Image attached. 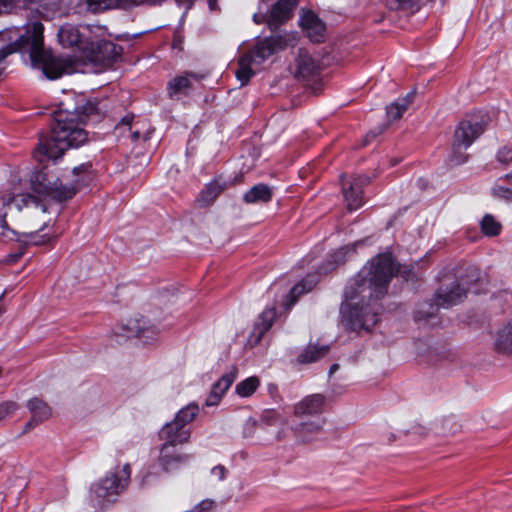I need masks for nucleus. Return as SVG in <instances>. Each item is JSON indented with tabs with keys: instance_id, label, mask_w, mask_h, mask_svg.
<instances>
[{
	"instance_id": "nucleus-1",
	"label": "nucleus",
	"mask_w": 512,
	"mask_h": 512,
	"mask_svg": "<svg viewBox=\"0 0 512 512\" xmlns=\"http://www.w3.org/2000/svg\"><path fill=\"white\" fill-rule=\"evenodd\" d=\"M398 267L391 254L374 257L345 288L341 305L342 323L355 332H368L379 321L381 307L377 303L387 292Z\"/></svg>"
},
{
	"instance_id": "nucleus-2",
	"label": "nucleus",
	"mask_w": 512,
	"mask_h": 512,
	"mask_svg": "<svg viewBox=\"0 0 512 512\" xmlns=\"http://www.w3.org/2000/svg\"><path fill=\"white\" fill-rule=\"evenodd\" d=\"M65 108L53 114L51 132L40 139L34 157L40 163L57 160L69 148H77L87 140V132L82 125L89 116L98 112L97 103L84 95H77L74 104L66 103Z\"/></svg>"
},
{
	"instance_id": "nucleus-3",
	"label": "nucleus",
	"mask_w": 512,
	"mask_h": 512,
	"mask_svg": "<svg viewBox=\"0 0 512 512\" xmlns=\"http://www.w3.org/2000/svg\"><path fill=\"white\" fill-rule=\"evenodd\" d=\"M43 30V24L37 21L31 23L24 34L16 29L2 30V42L6 40L11 42L7 46H2V59L14 52L27 49L32 64L41 68L48 79L55 80L65 74L74 73L76 68L72 61L67 58L55 57L44 49Z\"/></svg>"
},
{
	"instance_id": "nucleus-4",
	"label": "nucleus",
	"mask_w": 512,
	"mask_h": 512,
	"mask_svg": "<svg viewBox=\"0 0 512 512\" xmlns=\"http://www.w3.org/2000/svg\"><path fill=\"white\" fill-rule=\"evenodd\" d=\"M90 164H82L73 169V173L79 178L71 185H63L58 179L51 181L43 171L37 172L31 179L34 192L39 195L50 197L57 201H65L72 198L76 192L91 180L89 169Z\"/></svg>"
},
{
	"instance_id": "nucleus-5",
	"label": "nucleus",
	"mask_w": 512,
	"mask_h": 512,
	"mask_svg": "<svg viewBox=\"0 0 512 512\" xmlns=\"http://www.w3.org/2000/svg\"><path fill=\"white\" fill-rule=\"evenodd\" d=\"M477 274L476 270H472L465 277H461L445 287H440L435 294V305L437 307L431 304H425L427 307H419L415 312V319L417 321L426 320L435 314L438 307L446 308L460 303L471 289L472 280L475 279Z\"/></svg>"
},
{
	"instance_id": "nucleus-6",
	"label": "nucleus",
	"mask_w": 512,
	"mask_h": 512,
	"mask_svg": "<svg viewBox=\"0 0 512 512\" xmlns=\"http://www.w3.org/2000/svg\"><path fill=\"white\" fill-rule=\"evenodd\" d=\"M282 41L280 37H270L259 41L253 49L241 55L238 61V69L236 70V78L245 85L260 70L264 63L278 49H282Z\"/></svg>"
},
{
	"instance_id": "nucleus-7",
	"label": "nucleus",
	"mask_w": 512,
	"mask_h": 512,
	"mask_svg": "<svg viewBox=\"0 0 512 512\" xmlns=\"http://www.w3.org/2000/svg\"><path fill=\"white\" fill-rule=\"evenodd\" d=\"M486 122L483 119H464L457 126L452 143L450 162L459 165L467 160L465 151L485 131Z\"/></svg>"
},
{
	"instance_id": "nucleus-8",
	"label": "nucleus",
	"mask_w": 512,
	"mask_h": 512,
	"mask_svg": "<svg viewBox=\"0 0 512 512\" xmlns=\"http://www.w3.org/2000/svg\"><path fill=\"white\" fill-rule=\"evenodd\" d=\"M317 281L315 276L309 275L290 288L283 280H279L269 287L267 295L274 299L276 305L282 306L287 311L291 309L300 295L311 291Z\"/></svg>"
},
{
	"instance_id": "nucleus-9",
	"label": "nucleus",
	"mask_w": 512,
	"mask_h": 512,
	"mask_svg": "<svg viewBox=\"0 0 512 512\" xmlns=\"http://www.w3.org/2000/svg\"><path fill=\"white\" fill-rule=\"evenodd\" d=\"M131 476L130 465L117 467L91 486V493L98 499L117 496L128 486Z\"/></svg>"
},
{
	"instance_id": "nucleus-10",
	"label": "nucleus",
	"mask_w": 512,
	"mask_h": 512,
	"mask_svg": "<svg viewBox=\"0 0 512 512\" xmlns=\"http://www.w3.org/2000/svg\"><path fill=\"white\" fill-rule=\"evenodd\" d=\"M84 47L83 57L90 62L109 65L121 54V48L109 40L94 41L91 37L87 46Z\"/></svg>"
},
{
	"instance_id": "nucleus-11",
	"label": "nucleus",
	"mask_w": 512,
	"mask_h": 512,
	"mask_svg": "<svg viewBox=\"0 0 512 512\" xmlns=\"http://www.w3.org/2000/svg\"><path fill=\"white\" fill-rule=\"evenodd\" d=\"M92 30L89 26L81 27V30L72 24L62 25L58 31V40L63 47H77L84 54V47L87 46Z\"/></svg>"
},
{
	"instance_id": "nucleus-12",
	"label": "nucleus",
	"mask_w": 512,
	"mask_h": 512,
	"mask_svg": "<svg viewBox=\"0 0 512 512\" xmlns=\"http://www.w3.org/2000/svg\"><path fill=\"white\" fill-rule=\"evenodd\" d=\"M369 178L357 176L349 183V187L343 184L344 200L350 211L357 210L363 205V186L368 184Z\"/></svg>"
},
{
	"instance_id": "nucleus-13",
	"label": "nucleus",
	"mask_w": 512,
	"mask_h": 512,
	"mask_svg": "<svg viewBox=\"0 0 512 512\" xmlns=\"http://www.w3.org/2000/svg\"><path fill=\"white\" fill-rule=\"evenodd\" d=\"M324 404L325 397L323 395L312 394L295 405L294 413L298 417H319L323 412Z\"/></svg>"
},
{
	"instance_id": "nucleus-14",
	"label": "nucleus",
	"mask_w": 512,
	"mask_h": 512,
	"mask_svg": "<svg viewBox=\"0 0 512 512\" xmlns=\"http://www.w3.org/2000/svg\"><path fill=\"white\" fill-rule=\"evenodd\" d=\"M159 437L165 444L177 446L189 441L190 430L173 420L162 427Z\"/></svg>"
},
{
	"instance_id": "nucleus-15",
	"label": "nucleus",
	"mask_w": 512,
	"mask_h": 512,
	"mask_svg": "<svg viewBox=\"0 0 512 512\" xmlns=\"http://www.w3.org/2000/svg\"><path fill=\"white\" fill-rule=\"evenodd\" d=\"M200 77L194 73H186L176 76L168 82L167 90L171 98H180L182 95H188L194 88V84L200 81Z\"/></svg>"
},
{
	"instance_id": "nucleus-16",
	"label": "nucleus",
	"mask_w": 512,
	"mask_h": 512,
	"mask_svg": "<svg viewBox=\"0 0 512 512\" xmlns=\"http://www.w3.org/2000/svg\"><path fill=\"white\" fill-rule=\"evenodd\" d=\"M318 62L305 50H299L296 58L295 77L303 80L314 78L319 73Z\"/></svg>"
},
{
	"instance_id": "nucleus-17",
	"label": "nucleus",
	"mask_w": 512,
	"mask_h": 512,
	"mask_svg": "<svg viewBox=\"0 0 512 512\" xmlns=\"http://www.w3.org/2000/svg\"><path fill=\"white\" fill-rule=\"evenodd\" d=\"M188 459V455L178 452L176 445L164 443L160 451L159 465L163 470L169 471L186 462Z\"/></svg>"
},
{
	"instance_id": "nucleus-18",
	"label": "nucleus",
	"mask_w": 512,
	"mask_h": 512,
	"mask_svg": "<svg viewBox=\"0 0 512 512\" xmlns=\"http://www.w3.org/2000/svg\"><path fill=\"white\" fill-rule=\"evenodd\" d=\"M493 347L499 353L512 355V318L493 334Z\"/></svg>"
},
{
	"instance_id": "nucleus-19",
	"label": "nucleus",
	"mask_w": 512,
	"mask_h": 512,
	"mask_svg": "<svg viewBox=\"0 0 512 512\" xmlns=\"http://www.w3.org/2000/svg\"><path fill=\"white\" fill-rule=\"evenodd\" d=\"M300 24L312 42H320L322 40L325 26L313 12L303 13Z\"/></svg>"
},
{
	"instance_id": "nucleus-20",
	"label": "nucleus",
	"mask_w": 512,
	"mask_h": 512,
	"mask_svg": "<svg viewBox=\"0 0 512 512\" xmlns=\"http://www.w3.org/2000/svg\"><path fill=\"white\" fill-rule=\"evenodd\" d=\"M28 408L31 412V420L26 424V430L33 428L41 422L47 420L51 415L50 407L41 399L33 398L28 402Z\"/></svg>"
},
{
	"instance_id": "nucleus-21",
	"label": "nucleus",
	"mask_w": 512,
	"mask_h": 512,
	"mask_svg": "<svg viewBox=\"0 0 512 512\" xmlns=\"http://www.w3.org/2000/svg\"><path fill=\"white\" fill-rule=\"evenodd\" d=\"M225 182L215 179L205 186L200 192L197 202L200 207H207L214 203L216 198L226 189Z\"/></svg>"
},
{
	"instance_id": "nucleus-22",
	"label": "nucleus",
	"mask_w": 512,
	"mask_h": 512,
	"mask_svg": "<svg viewBox=\"0 0 512 512\" xmlns=\"http://www.w3.org/2000/svg\"><path fill=\"white\" fill-rule=\"evenodd\" d=\"M272 190L266 184H257L249 189L243 196L247 204L267 203L272 199Z\"/></svg>"
},
{
	"instance_id": "nucleus-23",
	"label": "nucleus",
	"mask_w": 512,
	"mask_h": 512,
	"mask_svg": "<svg viewBox=\"0 0 512 512\" xmlns=\"http://www.w3.org/2000/svg\"><path fill=\"white\" fill-rule=\"evenodd\" d=\"M235 372H230L223 375L214 385L210 396L208 397L206 404L207 406L216 405L222 395L229 389L233 381L235 380Z\"/></svg>"
},
{
	"instance_id": "nucleus-24",
	"label": "nucleus",
	"mask_w": 512,
	"mask_h": 512,
	"mask_svg": "<svg viewBox=\"0 0 512 512\" xmlns=\"http://www.w3.org/2000/svg\"><path fill=\"white\" fill-rule=\"evenodd\" d=\"M413 100L414 93L410 92L405 97L399 98L393 103H391L386 108L388 118L393 121L399 119L411 105Z\"/></svg>"
},
{
	"instance_id": "nucleus-25",
	"label": "nucleus",
	"mask_w": 512,
	"mask_h": 512,
	"mask_svg": "<svg viewBox=\"0 0 512 512\" xmlns=\"http://www.w3.org/2000/svg\"><path fill=\"white\" fill-rule=\"evenodd\" d=\"M276 317L275 307L266 308L259 316L255 324L253 334L256 335V341H259L263 334L268 331Z\"/></svg>"
},
{
	"instance_id": "nucleus-26",
	"label": "nucleus",
	"mask_w": 512,
	"mask_h": 512,
	"mask_svg": "<svg viewBox=\"0 0 512 512\" xmlns=\"http://www.w3.org/2000/svg\"><path fill=\"white\" fill-rule=\"evenodd\" d=\"M329 346H317V345H309L307 348L298 356V361L300 363H312L317 361L321 357L325 356L328 353Z\"/></svg>"
},
{
	"instance_id": "nucleus-27",
	"label": "nucleus",
	"mask_w": 512,
	"mask_h": 512,
	"mask_svg": "<svg viewBox=\"0 0 512 512\" xmlns=\"http://www.w3.org/2000/svg\"><path fill=\"white\" fill-rule=\"evenodd\" d=\"M156 335L157 332L155 329L141 326L138 321H131L127 327V332L125 333L126 337L135 336L141 339H155Z\"/></svg>"
},
{
	"instance_id": "nucleus-28",
	"label": "nucleus",
	"mask_w": 512,
	"mask_h": 512,
	"mask_svg": "<svg viewBox=\"0 0 512 512\" xmlns=\"http://www.w3.org/2000/svg\"><path fill=\"white\" fill-rule=\"evenodd\" d=\"M260 385V380L257 376H250L241 382H239L236 387V393L240 397L247 398L253 395V393L257 390Z\"/></svg>"
},
{
	"instance_id": "nucleus-29",
	"label": "nucleus",
	"mask_w": 512,
	"mask_h": 512,
	"mask_svg": "<svg viewBox=\"0 0 512 512\" xmlns=\"http://www.w3.org/2000/svg\"><path fill=\"white\" fill-rule=\"evenodd\" d=\"M492 194L496 198L512 201V185L507 179V175L497 180L492 187Z\"/></svg>"
},
{
	"instance_id": "nucleus-30",
	"label": "nucleus",
	"mask_w": 512,
	"mask_h": 512,
	"mask_svg": "<svg viewBox=\"0 0 512 512\" xmlns=\"http://www.w3.org/2000/svg\"><path fill=\"white\" fill-rule=\"evenodd\" d=\"M30 204H35L37 206L35 197L30 194H22L20 192H13V195L9 197L5 203L9 209L15 207L18 211H20L22 207L29 206Z\"/></svg>"
},
{
	"instance_id": "nucleus-31",
	"label": "nucleus",
	"mask_w": 512,
	"mask_h": 512,
	"mask_svg": "<svg viewBox=\"0 0 512 512\" xmlns=\"http://www.w3.org/2000/svg\"><path fill=\"white\" fill-rule=\"evenodd\" d=\"M198 413V405L195 403H190L177 412L174 421L186 428V425L192 422Z\"/></svg>"
},
{
	"instance_id": "nucleus-32",
	"label": "nucleus",
	"mask_w": 512,
	"mask_h": 512,
	"mask_svg": "<svg viewBox=\"0 0 512 512\" xmlns=\"http://www.w3.org/2000/svg\"><path fill=\"white\" fill-rule=\"evenodd\" d=\"M482 232L489 237L497 236L500 234L502 225L501 223L491 214H486L480 222Z\"/></svg>"
},
{
	"instance_id": "nucleus-33",
	"label": "nucleus",
	"mask_w": 512,
	"mask_h": 512,
	"mask_svg": "<svg viewBox=\"0 0 512 512\" xmlns=\"http://www.w3.org/2000/svg\"><path fill=\"white\" fill-rule=\"evenodd\" d=\"M324 425V419L321 417H315L313 421L303 422L300 424L297 432L299 437L303 440H308L309 434L318 433Z\"/></svg>"
},
{
	"instance_id": "nucleus-34",
	"label": "nucleus",
	"mask_w": 512,
	"mask_h": 512,
	"mask_svg": "<svg viewBox=\"0 0 512 512\" xmlns=\"http://www.w3.org/2000/svg\"><path fill=\"white\" fill-rule=\"evenodd\" d=\"M37 13L44 19H53L61 14L57 0H46L36 8Z\"/></svg>"
},
{
	"instance_id": "nucleus-35",
	"label": "nucleus",
	"mask_w": 512,
	"mask_h": 512,
	"mask_svg": "<svg viewBox=\"0 0 512 512\" xmlns=\"http://www.w3.org/2000/svg\"><path fill=\"white\" fill-rule=\"evenodd\" d=\"M261 421L267 425H276L282 422V418L277 411L270 409L261 414Z\"/></svg>"
},
{
	"instance_id": "nucleus-36",
	"label": "nucleus",
	"mask_w": 512,
	"mask_h": 512,
	"mask_svg": "<svg viewBox=\"0 0 512 512\" xmlns=\"http://www.w3.org/2000/svg\"><path fill=\"white\" fill-rule=\"evenodd\" d=\"M498 162L508 164L512 162V145L503 146L496 155Z\"/></svg>"
},
{
	"instance_id": "nucleus-37",
	"label": "nucleus",
	"mask_w": 512,
	"mask_h": 512,
	"mask_svg": "<svg viewBox=\"0 0 512 512\" xmlns=\"http://www.w3.org/2000/svg\"><path fill=\"white\" fill-rule=\"evenodd\" d=\"M418 0H387V5L392 10L404 9L412 7Z\"/></svg>"
},
{
	"instance_id": "nucleus-38",
	"label": "nucleus",
	"mask_w": 512,
	"mask_h": 512,
	"mask_svg": "<svg viewBox=\"0 0 512 512\" xmlns=\"http://www.w3.org/2000/svg\"><path fill=\"white\" fill-rule=\"evenodd\" d=\"M23 254L24 248L21 245H19L14 253L7 255L5 259L2 260V265H10L15 263L18 259H20L23 256Z\"/></svg>"
},
{
	"instance_id": "nucleus-39",
	"label": "nucleus",
	"mask_w": 512,
	"mask_h": 512,
	"mask_svg": "<svg viewBox=\"0 0 512 512\" xmlns=\"http://www.w3.org/2000/svg\"><path fill=\"white\" fill-rule=\"evenodd\" d=\"M211 474L219 481H222L226 477L227 469L222 465H217L211 469Z\"/></svg>"
},
{
	"instance_id": "nucleus-40",
	"label": "nucleus",
	"mask_w": 512,
	"mask_h": 512,
	"mask_svg": "<svg viewBox=\"0 0 512 512\" xmlns=\"http://www.w3.org/2000/svg\"><path fill=\"white\" fill-rule=\"evenodd\" d=\"M131 121H132V118L124 117L122 119L121 123H119V125L116 127V129L120 130L122 133H124L126 130L131 131L132 130Z\"/></svg>"
},
{
	"instance_id": "nucleus-41",
	"label": "nucleus",
	"mask_w": 512,
	"mask_h": 512,
	"mask_svg": "<svg viewBox=\"0 0 512 512\" xmlns=\"http://www.w3.org/2000/svg\"><path fill=\"white\" fill-rule=\"evenodd\" d=\"M212 501L203 500L199 505L195 506L192 512H201V510H209L212 507Z\"/></svg>"
},
{
	"instance_id": "nucleus-42",
	"label": "nucleus",
	"mask_w": 512,
	"mask_h": 512,
	"mask_svg": "<svg viewBox=\"0 0 512 512\" xmlns=\"http://www.w3.org/2000/svg\"><path fill=\"white\" fill-rule=\"evenodd\" d=\"M256 426V421L252 418L247 419L245 422V435L248 436L252 433L253 429Z\"/></svg>"
},
{
	"instance_id": "nucleus-43",
	"label": "nucleus",
	"mask_w": 512,
	"mask_h": 512,
	"mask_svg": "<svg viewBox=\"0 0 512 512\" xmlns=\"http://www.w3.org/2000/svg\"><path fill=\"white\" fill-rule=\"evenodd\" d=\"M16 0H2V12H6L15 6Z\"/></svg>"
},
{
	"instance_id": "nucleus-44",
	"label": "nucleus",
	"mask_w": 512,
	"mask_h": 512,
	"mask_svg": "<svg viewBox=\"0 0 512 512\" xmlns=\"http://www.w3.org/2000/svg\"><path fill=\"white\" fill-rule=\"evenodd\" d=\"M15 408H16V406L14 403H6L5 408L2 405V412L4 411L6 413H12L15 410Z\"/></svg>"
},
{
	"instance_id": "nucleus-45",
	"label": "nucleus",
	"mask_w": 512,
	"mask_h": 512,
	"mask_svg": "<svg viewBox=\"0 0 512 512\" xmlns=\"http://www.w3.org/2000/svg\"><path fill=\"white\" fill-rule=\"evenodd\" d=\"M41 238H42L41 240L35 241V243L36 244H45L50 240V238L46 235L41 236Z\"/></svg>"
},
{
	"instance_id": "nucleus-46",
	"label": "nucleus",
	"mask_w": 512,
	"mask_h": 512,
	"mask_svg": "<svg viewBox=\"0 0 512 512\" xmlns=\"http://www.w3.org/2000/svg\"><path fill=\"white\" fill-rule=\"evenodd\" d=\"M131 134H132V138L134 140L138 139L140 137V132L139 131H131Z\"/></svg>"
},
{
	"instance_id": "nucleus-47",
	"label": "nucleus",
	"mask_w": 512,
	"mask_h": 512,
	"mask_svg": "<svg viewBox=\"0 0 512 512\" xmlns=\"http://www.w3.org/2000/svg\"><path fill=\"white\" fill-rule=\"evenodd\" d=\"M1 228H2V237H3V236H6V232H5V230L7 229V226H6L5 221H3V220H2Z\"/></svg>"
},
{
	"instance_id": "nucleus-48",
	"label": "nucleus",
	"mask_w": 512,
	"mask_h": 512,
	"mask_svg": "<svg viewBox=\"0 0 512 512\" xmlns=\"http://www.w3.org/2000/svg\"><path fill=\"white\" fill-rule=\"evenodd\" d=\"M215 0H209V6H210V9L214 10L215 9Z\"/></svg>"
},
{
	"instance_id": "nucleus-49",
	"label": "nucleus",
	"mask_w": 512,
	"mask_h": 512,
	"mask_svg": "<svg viewBox=\"0 0 512 512\" xmlns=\"http://www.w3.org/2000/svg\"><path fill=\"white\" fill-rule=\"evenodd\" d=\"M338 369V365L337 364H333L330 368V373H333L335 372L336 370Z\"/></svg>"
}]
</instances>
